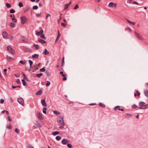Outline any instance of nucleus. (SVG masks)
<instances>
[{
	"label": "nucleus",
	"mask_w": 148,
	"mask_h": 148,
	"mask_svg": "<svg viewBox=\"0 0 148 148\" xmlns=\"http://www.w3.org/2000/svg\"><path fill=\"white\" fill-rule=\"evenodd\" d=\"M57 122L59 125H62L63 126L65 125V124L63 120V117L62 116H60L58 118Z\"/></svg>",
	"instance_id": "f257e3e1"
},
{
	"label": "nucleus",
	"mask_w": 148,
	"mask_h": 148,
	"mask_svg": "<svg viewBox=\"0 0 148 148\" xmlns=\"http://www.w3.org/2000/svg\"><path fill=\"white\" fill-rule=\"evenodd\" d=\"M20 18L21 21V23L24 24L27 21V18L25 16H22Z\"/></svg>",
	"instance_id": "f03ea898"
},
{
	"label": "nucleus",
	"mask_w": 148,
	"mask_h": 148,
	"mask_svg": "<svg viewBox=\"0 0 148 148\" xmlns=\"http://www.w3.org/2000/svg\"><path fill=\"white\" fill-rule=\"evenodd\" d=\"M17 101L18 102L23 106H24L23 100L22 98H18Z\"/></svg>",
	"instance_id": "7ed1b4c3"
},
{
	"label": "nucleus",
	"mask_w": 148,
	"mask_h": 148,
	"mask_svg": "<svg viewBox=\"0 0 148 148\" xmlns=\"http://www.w3.org/2000/svg\"><path fill=\"white\" fill-rule=\"evenodd\" d=\"M7 49L8 51H10V52L12 54H14V51L11 47L10 46H8L7 47Z\"/></svg>",
	"instance_id": "20e7f679"
},
{
	"label": "nucleus",
	"mask_w": 148,
	"mask_h": 148,
	"mask_svg": "<svg viewBox=\"0 0 148 148\" xmlns=\"http://www.w3.org/2000/svg\"><path fill=\"white\" fill-rule=\"evenodd\" d=\"M36 117L38 118L40 120H42L43 119V117L41 114L39 112H38V113L36 115Z\"/></svg>",
	"instance_id": "39448f33"
},
{
	"label": "nucleus",
	"mask_w": 148,
	"mask_h": 148,
	"mask_svg": "<svg viewBox=\"0 0 148 148\" xmlns=\"http://www.w3.org/2000/svg\"><path fill=\"white\" fill-rule=\"evenodd\" d=\"M108 6L110 7H116V5L115 3L111 2L109 3Z\"/></svg>",
	"instance_id": "423d86ee"
},
{
	"label": "nucleus",
	"mask_w": 148,
	"mask_h": 148,
	"mask_svg": "<svg viewBox=\"0 0 148 148\" xmlns=\"http://www.w3.org/2000/svg\"><path fill=\"white\" fill-rule=\"evenodd\" d=\"M3 36L5 39H7L8 38L7 36V34L6 32H4L2 34Z\"/></svg>",
	"instance_id": "0eeeda50"
},
{
	"label": "nucleus",
	"mask_w": 148,
	"mask_h": 148,
	"mask_svg": "<svg viewBox=\"0 0 148 148\" xmlns=\"http://www.w3.org/2000/svg\"><path fill=\"white\" fill-rule=\"evenodd\" d=\"M135 33L136 36L138 38L141 40H143L142 37L140 36L137 33L135 32Z\"/></svg>",
	"instance_id": "6e6552de"
},
{
	"label": "nucleus",
	"mask_w": 148,
	"mask_h": 148,
	"mask_svg": "<svg viewBox=\"0 0 148 148\" xmlns=\"http://www.w3.org/2000/svg\"><path fill=\"white\" fill-rule=\"evenodd\" d=\"M62 143L63 144H66L67 143L69 142L67 139H64L62 140Z\"/></svg>",
	"instance_id": "1a4fd4ad"
},
{
	"label": "nucleus",
	"mask_w": 148,
	"mask_h": 148,
	"mask_svg": "<svg viewBox=\"0 0 148 148\" xmlns=\"http://www.w3.org/2000/svg\"><path fill=\"white\" fill-rule=\"evenodd\" d=\"M41 103L42 105V106H46V103L45 101V100L44 99H42L41 100Z\"/></svg>",
	"instance_id": "9d476101"
},
{
	"label": "nucleus",
	"mask_w": 148,
	"mask_h": 148,
	"mask_svg": "<svg viewBox=\"0 0 148 148\" xmlns=\"http://www.w3.org/2000/svg\"><path fill=\"white\" fill-rule=\"evenodd\" d=\"M43 32V30H41L39 32H38L37 33H36V34L37 35L39 36L42 34Z\"/></svg>",
	"instance_id": "9b49d317"
},
{
	"label": "nucleus",
	"mask_w": 148,
	"mask_h": 148,
	"mask_svg": "<svg viewBox=\"0 0 148 148\" xmlns=\"http://www.w3.org/2000/svg\"><path fill=\"white\" fill-rule=\"evenodd\" d=\"M39 56V55L38 54H35L32 56V58H33L37 59Z\"/></svg>",
	"instance_id": "f8f14e48"
},
{
	"label": "nucleus",
	"mask_w": 148,
	"mask_h": 148,
	"mask_svg": "<svg viewBox=\"0 0 148 148\" xmlns=\"http://www.w3.org/2000/svg\"><path fill=\"white\" fill-rule=\"evenodd\" d=\"M38 41L40 43L42 44H45L46 42V41H45L42 39H39Z\"/></svg>",
	"instance_id": "ddd939ff"
},
{
	"label": "nucleus",
	"mask_w": 148,
	"mask_h": 148,
	"mask_svg": "<svg viewBox=\"0 0 148 148\" xmlns=\"http://www.w3.org/2000/svg\"><path fill=\"white\" fill-rule=\"evenodd\" d=\"M145 104V103L144 102L142 101L138 103V105L140 106H144Z\"/></svg>",
	"instance_id": "4468645a"
},
{
	"label": "nucleus",
	"mask_w": 148,
	"mask_h": 148,
	"mask_svg": "<svg viewBox=\"0 0 148 148\" xmlns=\"http://www.w3.org/2000/svg\"><path fill=\"white\" fill-rule=\"evenodd\" d=\"M53 112L54 114H56L57 115H59L61 114V113L60 112H59L58 111H55V110L54 111H53Z\"/></svg>",
	"instance_id": "2eb2a0df"
},
{
	"label": "nucleus",
	"mask_w": 148,
	"mask_h": 148,
	"mask_svg": "<svg viewBox=\"0 0 148 148\" xmlns=\"http://www.w3.org/2000/svg\"><path fill=\"white\" fill-rule=\"evenodd\" d=\"M144 93L145 96L148 97V90H145Z\"/></svg>",
	"instance_id": "dca6fc26"
},
{
	"label": "nucleus",
	"mask_w": 148,
	"mask_h": 148,
	"mask_svg": "<svg viewBox=\"0 0 148 148\" xmlns=\"http://www.w3.org/2000/svg\"><path fill=\"white\" fill-rule=\"evenodd\" d=\"M42 94V91L41 90H39L36 93V94L37 95H40Z\"/></svg>",
	"instance_id": "f3484780"
},
{
	"label": "nucleus",
	"mask_w": 148,
	"mask_h": 148,
	"mask_svg": "<svg viewBox=\"0 0 148 148\" xmlns=\"http://www.w3.org/2000/svg\"><path fill=\"white\" fill-rule=\"evenodd\" d=\"M60 34H59L57 36L56 39V43L58 42V40H59V39L60 38Z\"/></svg>",
	"instance_id": "a211bd4d"
},
{
	"label": "nucleus",
	"mask_w": 148,
	"mask_h": 148,
	"mask_svg": "<svg viewBox=\"0 0 148 148\" xmlns=\"http://www.w3.org/2000/svg\"><path fill=\"white\" fill-rule=\"evenodd\" d=\"M138 109H146V106L145 105H144L142 106H140L138 108Z\"/></svg>",
	"instance_id": "6ab92c4d"
},
{
	"label": "nucleus",
	"mask_w": 148,
	"mask_h": 148,
	"mask_svg": "<svg viewBox=\"0 0 148 148\" xmlns=\"http://www.w3.org/2000/svg\"><path fill=\"white\" fill-rule=\"evenodd\" d=\"M126 20L129 23L131 24L134 25L135 24V23L131 22L128 19H126Z\"/></svg>",
	"instance_id": "aec40b11"
},
{
	"label": "nucleus",
	"mask_w": 148,
	"mask_h": 148,
	"mask_svg": "<svg viewBox=\"0 0 148 148\" xmlns=\"http://www.w3.org/2000/svg\"><path fill=\"white\" fill-rule=\"evenodd\" d=\"M59 133V132L58 131H55L54 132L52 133V134L53 135L55 136L56 135L58 134Z\"/></svg>",
	"instance_id": "412c9836"
},
{
	"label": "nucleus",
	"mask_w": 148,
	"mask_h": 148,
	"mask_svg": "<svg viewBox=\"0 0 148 148\" xmlns=\"http://www.w3.org/2000/svg\"><path fill=\"white\" fill-rule=\"evenodd\" d=\"M15 24L13 22H11L10 23V26L12 27H14L15 26Z\"/></svg>",
	"instance_id": "4be33fe9"
},
{
	"label": "nucleus",
	"mask_w": 148,
	"mask_h": 148,
	"mask_svg": "<svg viewBox=\"0 0 148 148\" xmlns=\"http://www.w3.org/2000/svg\"><path fill=\"white\" fill-rule=\"evenodd\" d=\"M61 139V137L60 136H57L56 137V139L58 141H59Z\"/></svg>",
	"instance_id": "5701e85b"
},
{
	"label": "nucleus",
	"mask_w": 148,
	"mask_h": 148,
	"mask_svg": "<svg viewBox=\"0 0 148 148\" xmlns=\"http://www.w3.org/2000/svg\"><path fill=\"white\" fill-rule=\"evenodd\" d=\"M99 105L103 108H104L105 107V106L104 104L101 103H99Z\"/></svg>",
	"instance_id": "b1692460"
},
{
	"label": "nucleus",
	"mask_w": 148,
	"mask_h": 148,
	"mask_svg": "<svg viewBox=\"0 0 148 148\" xmlns=\"http://www.w3.org/2000/svg\"><path fill=\"white\" fill-rule=\"evenodd\" d=\"M28 62L30 64V67H31L33 64V62L31 60H29Z\"/></svg>",
	"instance_id": "393cba45"
},
{
	"label": "nucleus",
	"mask_w": 148,
	"mask_h": 148,
	"mask_svg": "<svg viewBox=\"0 0 148 148\" xmlns=\"http://www.w3.org/2000/svg\"><path fill=\"white\" fill-rule=\"evenodd\" d=\"M6 58L9 61H11L12 60V58L8 56H6Z\"/></svg>",
	"instance_id": "a878e982"
},
{
	"label": "nucleus",
	"mask_w": 148,
	"mask_h": 148,
	"mask_svg": "<svg viewBox=\"0 0 148 148\" xmlns=\"http://www.w3.org/2000/svg\"><path fill=\"white\" fill-rule=\"evenodd\" d=\"M14 131L15 132L17 133V134H19L20 133V130L17 128H15Z\"/></svg>",
	"instance_id": "bb28decb"
},
{
	"label": "nucleus",
	"mask_w": 148,
	"mask_h": 148,
	"mask_svg": "<svg viewBox=\"0 0 148 148\" xmlns=\"http://www.w3.org/2000/svg\"><path fill=\"white\" fill-rule=\"evenodd\" d=\"M132 116V115L131 114H125L126 117H131Z\"/></svg>",
	"instance_id": "cd10ccee"
},
{
	"label": "nucleus",
	"mask_w": 148,
	"mask_h": 148,
	"mask_svg": "<svg viewBox=\"0 0 148 148\" xmlns=\"http://www.w3.org/2000/svg\"><path fill=\"white\" fill-rule=\"evenodd\" d=\"M69 5L68 4H66L64 5V10H66L67 9Z\"/></svg>",
	"instance_id": "c85d7f7f"
},
{
	"label": "nucleus",
	"mask_w": 148,
	"mask_h": 148,
	"mask_svg": "<svg viewBox=\"0 0 148 148\" xmlns=\"http://www.w3.org/2000/svg\"><path fill=\"white\" fill-rule=\"evenodd\" d=\"M46 110H47V108H45V107L43 108V112L45 114H46Z\"/></svg>",
	"instance_id": "c756f323"
},
{
	"label": "nucleus",
	"mask_w": 148,
	"mask_h": 148,
	"mask_svg": "<svg viewBox=\"0 0 148 148\" xmlns=\"http://www.w3.org/2000/svg\"><path fill=\"white\" fill-rule=\"evenodd\" d=\"M12 21L14 23H16L17 21V20L16 19L14 18H12Z\"/></svg>",
	"instance_id": "7c9ffc66"
},
{
	"label": "nucleus",
	"mask_w": 148,
	"mask_h": 148,
	"mask_svg": "<svg viewBox=\"0 0 148 148\" xmlns=\"http://www.w3.org/2000/svg\"><path fill=\"white\" fill-rule=\"evenodd\" d=\"M49 52L46 49H45V50L44 54L45 55H47L49 54Z\"/></svg>",
	"instance_id": "2f4dec72"
},
{
	"label": "nucleus",
	"mask_w": 148,
	"mask_h": 148,
	"mask_svg": "<svg viewBox=\"0 0 148 148\" xmlns=\"http://www.w3.org/2000/svg\"><path fill=\"white\" fill-rule=\"evenodd\" d=\"M42 75V73H38L36 75V76L38 77H40Z\"/></svg>",
	"instance_id": "473e14b6"
},
{
	"label": "nucleus",
	"mask_w": 148,
	"mask_h": 148,
	"mask_svg": "<svg viewBox=\"0 0 148 148\" xmlns=\"http://www.w3.org/2000/svg\"><path fill=\"white\" fill-rule=\"evenodd\" d=\"M40 70L41 72H43L45 71V70L44 67H43L42 69H40Z\"/></svg>",
	"instance_id": "72a5a7b5"
},
{
	"label": "nucleus",
	"mask_w": 148,
	"mask_h": 148,
	"mask_svg": "<svg viewBox=\"0 0 148 148\" xmlns=\"http://www.w3.org/2000/svg\"><path fill=\"white\" fill-rule=\"evenodd\" d=\"M38 8V6L37 5L34 6L33 7V10H37Z\"/></svg>",
	"instance_id": "f704fd0d"
},
{
	"label": "nucleus",
	"mask_w": 148,
	"mask_h": 148,
	"mask_svg": "<svg viewBox=\"0 0 148 148\" xmlns=\"http://www.w3.org/2000/svg\"><path fill=\"white\" fill-rule=\"evenodd\" d=\"M34 46L37 49H39V47L37 45L34 44Z\"/></svg>",
	"instance_id": "c9c22d12"
},
{
	"label": "nucleus",
	"mask_w": 148,
	"mask_h": 148,
	"mask_svg": "<svg viewBox=\"0 0 148 148\" xmlns=\"http://www.w3.org/2000/svg\"><path fill=\"white\" fill-rule=\"evenodd\" d=\"M6 5L7 7L8 8H10L11 7V5H10V4L8 3H7Z\"/></svg>",
	"instance_id": "e433bc0d"
},
{
	"label": "nucleus",
	"mask_w": 148,
	"mask_h": 148,
	"mask_svg": "<svg viewBox=\"0 0 148 148\" xmlns=\"http://www.w3.org/2000/svg\"><path fill=\"white\" fill-rule=\"evenodd\" d=\"M19 62L23 64H25V61H23L22 60L20 61Z\"/></svg>",
	"instance_id": "4c0bfd02"
},
{
	"label": "nucleus",
	"mask_w": 148,
	"mask_h": 148,
	"mask_svg": "<svg viewBox=\"0 0 148 148\" xmlns=\"http://www.w3.org/2000/svg\"><path fill=\"white\" fill-rule=\"evenodd\" d=\"M45 74L47 75V77H49V73L48 71H46L45 72Z\"/></svg>",
	"instance_id": "58836bf2"
},
{
	"label": "nucleus",
	"mask_w": 148,
	"mask_h": 148,
	"mask_svg": "<svg viewBox=\"0 0 148 148\" xmlns=\"http://www.w3.org/2000/svg\"><path fill=\"white\" fill-rule=\"evenodd\" d=\"M60 73L62 75V77H65V75H64L63 74V71H60Z\"/></svg>",
	"instance_id": "ea45409f"
},
{
	"label": "nucleus",
	"mask_w": 148,
	"mask_h": 148,
	"mask_svg": "<svg viewBox=\"0 0 148 148\" xmlns=\"http://www.w3.org/2000/svg\"><path fill=\"white\" fill-rule=\"evenodd\" d=\"M22 82H23V85L24 86H25L26 85V83L25 82V81H24V79H23L22 80Z\"/></svg>",
	"instance_id": "a19ab883"
},
{
	"label": "nucleus",
	"mask_w": 148,
	"mask_h": 148,
	"mask_svg": "<svg viewBox=\"0 0 148 148\" xmlns=\"http://www.w3.org/2000/svg\"><path fill=\"white\" fill-rule=\"evenodd\" d=\"M19 6L20 7H22L23 6V3L21 2H20L19 3Z\"/></svg>",
	"instance_id": "79ce46f5"
},
{
	"label": "nucleus",
	"mask_w": 148,
	"mask_h": 148,
	"mask_svg": "<svg viewBox=\"0 0 148 148\" xmlns=\"http://www.w3.org/2000/svg\"><path fill=\"white\" fill-rule=\"evenodd\" d=\"M67 146L68 147L70 148H71L72 147L70 143L68 144L67 145Z\"/></svg>",
	"instance_id": "37998d69"
},
{
	"label": "nucleus",
	"mask_w": 148,
	"mask_h": 148,
	"mask_svg": "<svg viewBox=\"0 0 148 148\" xmlns=\"http://www.w3.org/2000/svg\"><path fill=\"white\" fill-rule=\"evenodd\" d=\"M79 8V6L77 4H76L75 5V6L74 7V9L75 10H76V9H77L78 8Z\"/></svg>",
	"instance_id": "c03bdc74"
},
{
	"label": "nucleus",
	"mask_w": 148,
	"mask_h": 148,
	"mask_svg": "<svg viewBox=\"0 0 148 148\" xmlns=\"http://www.w3.org/2000/svg\"><path fill=\"white\" fill-rule=\"evenodd\" d=\"M132 108H136L137 107V106L135 104H134L132 106Z\"/></svg>",
	"instance_id": "a18cd8bd"
},
{
	"label": "nucleus",
	"mask_w": 148,
	"mask_h": 148,
	"mask_svg": "<svg viewBox=\"0 0 148 148\" xmlns=\"http://www.w3.org/2000/svg\"><path fill=\"white\" fill-rule=\"evenodd\" d=\"M15 12V11L13 9H11L10 11V12L11 13H13Z\"/></svg>",
	"instance_id": "49530a36"
},
{
	"label": "nucleus",
	"mask_w": 148,
	"mask_h": 148,
	"mask_svg": "<svg viewBox=\"0 0 148 148\" xmlns=\"http://www.w3.org/2000/svg\"><path fill=\"white\" fill-rule=\"evenodd\" d=\"M6 128L8 129H11L12 128V126L10 125H9Z\"/></svg>",
	"instance_id": "de8ad7c7"
},
{
	"label": "nucleus",
	"mask_w": 148,
	"mask_h": 148,
	"mask_svg": "<svg viewBox=\"0 0 148 148\" xmlns=\"http://www.w3.org/2000/svg\"><path fill=\"white\" fill-rule=\"evenodd\" d=\"M47 84H46V86H48L50 85V82L48 81H47Z\"/></svg>",
	"instance_id": "09e8293b"
},
{
	"label": "nucleus",
	"mask_w": 148,
	"mask_h": 148,
	"mask_svg": "<svg viewBox=\"0 0 148 148\" xmlns=\"http://www.w3.org/2000/svg\"><path fill=\"white\" fill-rule=\"evenodd\" d=\"M40 37H41V38H42L43 39H46V38L45 37V36L44 34H42V35H41L40 36Z\"/></svg>",
	"instance_id": "8fccbe9b"
},
{
	"label": "nucleus",
	"mask_w": 148,
	"mask_h": 148,
	"mask_svg": "<svg viewBox=\"0 0 148 148\" xmlns=\"http://www.w3.org/2000/svg\"><path fill=\"white\" fill-rule=\"evenodd\" d=\"M22 38V40H23L25 42H26L27 41V40L25 38V37H23Z\"/></svg>",
	"instance_id": "3c124183"
},
{
	"label": "nucleus",
	"mask_w": 148,
	"mask_h": 148,
	"mask_svg": "<svg viewBox=\"0 0 148 148\" xmlns=\"http://www.w3.org/2000/svg\"><path fill=\"white\" fill-rule=\"evenodd\" d=\"M4 102V100L3 99H1L0 101V103H3Z\"/></svg>",
	"instance_id": "603ef678"
},
{
	"label": "nucleus",
	"mask_w": 148,
	"mask_h": 148,
	"mask_svg": "<svg viewBox=\"0 0 148 148\" xmlns=\"http://www.w3.org/2000/svg\"><path fill=\"white\" fill-rule=\"evenodd\" d=\"M16 82L18 84H19L20 82V80L18 79H17L16 81Z\"/></svg>",
	"instance_id": "864d4df0"
},
{
	"label": "nucleus",
	"mask_w": 148,
	"mask_h": 148,
	"mask_svg": "<svg viewBox=\"0 0 148 148\" xmlns=\"http://www.w3.org/2000/svg\"><path fill=\"white\" fill-rule=\"evenodd\" d=\"M61 14V16L60 17L59 19L58 20V21L59 22L60 21L61 19L62 18V14Z\"/></svg>",
	"instance_id": "5fc2aeb1"
},
{
	"label": "nucleus",
	"mask_w": 148,
	"mask_h": 148,
	"mask_svg": "<svg viewBox=\"0 0 148 148\" xmlns=\"http://www.w3.org/2000/svg\"><path fill=\"white\" fill-rule=\"evenodd\" d=\"M8 121H11V119H10L9 116H8Z\"/></svg>",
	"instance_id": "6e6d98bb"
},
{
	"label": "nucleus",
	"mask_w": 148,
	"mask_h": 148,
	"mask_svg": "<svg viewBox=\"0 0 148 148\" xmlns=\"http://www.w3.org/2000/svg\"><path fill=\"white\" fill-rule=\"evenodd\" d=\"M61 25L64 27H65L66 26V25L64 23H61Z\"/></svg>",
	"instance_id": "4d7b16f0"
},
{
	"label": "nucleus",
	"mask_w": 148,
	"mask_h": 148,
	"mask_svg": "<svg viewBox=\"0 0 148 148\" xmlns=\"http://www.w3.org/2000/svg\"><path fill=\"white\" fill-rule=\"evenodd\" d=\"M133 4H137V5H138V3L135 2V1H134L133 3Z\"/></svg>",
	"instance_id": "13d9d810"
},
{
	"label": "nucleus",
	"mask_w": 148,
	"mask_h": 148,
	"mask_svg": "<svg viewBox=\"0 0 148 148\" xmlns=\"http://www.w3.org/2000/svg\"><path fill=\"white\" fill-rule=\"evenodd\" d=\"M119 110H121V111H124V110L123 109V108H119Z\"/></svg>",
	"instance_id": "bf43d9fd"
},
{
	"label": "nucleus",
	"mask_w": 148,
	"mask_h": 148,
	"mask_svg": "<svg viewBox=\"0 0 148 148\" xmlns=\"http://www.w3.org/2000/svg\"><path fill=\"white\" fill-rule=\"evenodd\" d=\"M64 57H63L62 59V64L64 62Z\"/></svg>",
	"instance_id": "052dcab7"
},
{
	"label": "nucleus",
	"mask_w": 148,
	"mask_h": 148,
	"mask_svg": "<svg viewBox=\"0 0 148 148\" xmlns=\"http://www.w3.org/2000/svg\"><path fill=\"white\" fill-rule=\"evenodd\" d=\"M64 77L63 78V80H66V78L65 77Z\"/></svg>",
	"instance_id": "680f3d73"
},
{
	"label": "nucleus",
	"mask_w": 148,
	"mask_h": 148,
	"mask_svg": "<svg viewBox=\"0 0 148 148\" xmlns=\"http://www.w3.org/2000/svg\"><path fill=\"white\" fill-rule=\"evenodd\" d=\"M119 107V106H117L116 107H115L114 108V110H116L117 108Z\"/></svg>",
	"instance_id": "e2e57ef3"
},
{
	"label": "nucleus",
	"mask_w": 148,
	"mask_h": 148,
	"mask_svg": "<svg viewBox=\"0 0 148 148\" xmlns=\"http://www.w3.org/2000/svg\"><path fill=\"white\" fill-rule=\"evenodd\" d=\"M50 16V15L49 14H48L46 16V18H47L49 16Z\"/></svg>",
	"instance_id": "0e129e2a"
},
{
	"label": "nucleus",
	"mask_w": 148,
	"mask_h": 148,
	"mask_svg": "<svg viewBox=\"0 0 148 148\" xmlns=\"http://www.w3.org/2000/svg\"><path fill=\"white\" fill-rule=\"evenodd\" d=\"M12 88L14 89V88H16V86H12Z\"/></svg>",
	"instance_id": "69168bd1"
},
{
	"label": "nucleus",
	"mask_w": 148,
	"mask_h": 148,
	"mask_svg": "<svg viewBox=\"0 0 148 148\" xmlns=\"http://www.w3.org/2000/svg\"><path fill=\"white\" fill-rule=\"evenodd\" d=\"M40 15V14H37L36 15V16L37 17H39V16Z\"/></svg>",
	"instance_id": "338daca9"
},
{
	"label": "nucleus",
	"mask_w": 148,
	"mask_h": 148,
	"mask_svg": "<svg viewBox=\"0 0 148 148\" xmlns=\"http://www.w3.org/2000/svg\"><path fill=\"white\" fill-rule=\"evenodd\" d=\"M146 108H148V104L145 105Z\"/></svg>",
	"instance_id": "774afa93"
}]
</instances>
